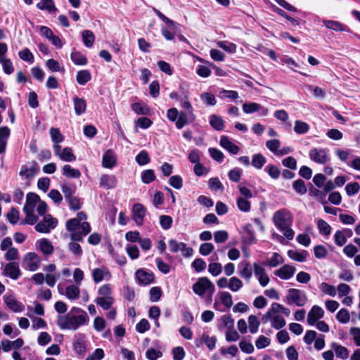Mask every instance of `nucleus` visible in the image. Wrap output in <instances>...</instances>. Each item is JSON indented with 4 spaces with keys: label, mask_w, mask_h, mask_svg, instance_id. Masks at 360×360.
Masks as SVG:
<instances>
[{
    "label": "nucleus",
    "mask_w": 360,
    "mask_h": 360,
    "mask_svg": "<svg viewBox=\"0 0 360 360\" xmlns=\"http://www.w3.org/2000/svg\"><path fill=\"white\" fill-rule=\"evenodd\" d=\"M89 319L85 311L79 307H72L68 314L58 317L57 325L63 330H76L86 325Z\"/></svg>",
    "instance_id": "nucleus-1"
},
{
    "label": "nucleus",
    "mask_w": 360,
    "mask_h": 360,
    "mask_svg": "<svg viewBox=\"0 0 360 360\" xmlns=\"http://www.w3.org/2000/svg\"><path fill=\"white\" fill-rule=\"evenodd\" d=\"M66 229L70 232V238L73 241H82L83 238L91 231L88 222H80L79 219H71L67 221Z\"/></svg>",
    "instance_id": "nucleus-2"
},
{
    "label": "nucleus",
    "mask_w": 360,
    "mask_h": 360,
    "mask_svg": "<svg viewBox=\"0 0 360 360\" xmlns=\"http://www.w3.org/2000/svg\"><path fill=\"white\" fill-rule=\"evenodd\" d=\"M193 290L200 297L207 295L211 298L215 291V287L208 278L200 277L193 284Z\"/></svg>",
    "instance_id": "nucleus-3"
},
{
    "label": "nucleus",
    "mask_w": 360,
    "mask_h": 360,
    "mask_svg": "<svg viewBox=\"0 0 360 360\" xmlns=\"http://www.w3.org/2000/svg\"><path fill=\"white\" fill-rule=\"evenodd\" d=\"M272 219L278 229H285L291 227L293 217L288 210L283 208L274 213Z\"/></svg>",
    "instance_id": "nucleus-4"
},
{
    "label": "nucleus",
    "mask_w": 360,
    "mask_h": 360,
    "mask_svg": "<svg viewBox=\"0 0 360 360\" xmlns=\"http://www.w3.org/2000/svg\"><path fill=\"white\" fill-rule=\"evenodd\" d=\"M286 302L289 304H295L298 307H302L307 302V296L306 293L301 290L290 288L288 290Z\"/></svg>",
    "instance_id": "nucleus-5"
},
{
    "label": "nucleus",
    "mask_w": 360,
    "mask_h": 360,
    "mask_svg": "<svg viewBox=\"0 0 360 360\" xmlns=\"http://www.w3.org/2000/svg\"><path fill=\"white\" fill-rule=\"evenodd\" d=\"M41 259L35 252H28L23 257L22 266L31 271H37L40 266Z\"/></svg>",
    "instance_id": "nucleus-6"
},
{
    "label": "nucleus",
    "mask_w": 360,
    "mask_h": 360,
    "mask_svg": "<svg viewBox=\"0 0 360 360\" xmlns=\"http://www.w3.org/2000/svg\"><path fill=\"white\" fill-rule=\"evenodd\" d=\"M56 219L52 217L50 214L44 217L43 221L38 222L35 226V230L39 233H47L57 226Z\"/></svg>",
    "instance_id": "nucleus-7"
},
{
    "label": "nucleus",
    "mask_w": 360,
    "mask_h": 360,
    "mask_svg": "<svg viewBox=\"0 0 360 360\" xmlns=\"http://www.w3.org/2000/svg\"><path fill=\"white\" fill-rule=\"evenodd\" d=\"M53 150L54 155L63 161L73 162L76 160V156L74 155L71 148L65 147L62 148L60 145L54 144Z\"/></svg>",
    "instance_id": "nucleus-8"
},
{
    "label": "nucleus",
    "mask_w": 360,
    "mask_h": 360,
    "mask_svg": "<svg viewBox=\"0 0 360 360\" xmlns=\"http://www.w3.org/2000/svg\"><path fill=\"white\" fill-rule=\"evenodd\" d=\"M168 243L169 250L172 252L181 251L185 257H189L193 255V250L191 248L187 247L184 243H179L177 240L172 239L169 240Z\"/></svg>",
    "instance_id": "nucleus-9"
},
{
    "label": "nucleus",
    "mask_w": 360,
    "mask_h": 360,
    "mask_svg": "<svg viewBox=\"0 0 360 360\" xmlns=\"http://www.w3.org/2000/svg\"><path fill=\"white\" fill-rule=\"evenodd\" d=\"M309 158L318 164H325L329 160L328 150L323 148H313L309 151Z\"/></svg>",
    "instance_id": "nucleus-10"
},
{
    "label": "nucleus",
    "mask_w": 360,
    "mask_h": 360,
    "mask_svg": "<svg viewBox=\"0 0 360 360\" xmlns=\"http://www.w3.org/2000/svg\"><path fill=\"white\" fill-rule=\"evenodd\" d=\"M135 276L137 283L140 285H150L154 281L153 273L147 271L142 269L137 270Z\"/></svg>",
    "instance_id": "nucleus-11"
},
{
    "label": "nucleus",
    "mask_w": 360,
    "mask_h": 360,
    "mask_svg": "<svg viewBox=\"0 0 360 360\" xmlns=\"http://www.w3.org/2000/svg\"><path fill=\"white\" fill-rule=\"evenodd\" d=\"M39 172V167L36 162H32L28 165H22L20 175L25 176L27 179H31Z\"/></svg>",
    "instance_id": "nucleus-12"
},
{
    "label": "nucleus",
    "mask_w": 360,
    "mask_h": 360,
    "mask_svg": "<svg viewBox=\"0 0 360 360\" xmlns=\"http://www.w3.org/2000/svg\"><path fill=\"white\" fill-rule=\"evenodd\" d=\"M323 316V309L318 305H314L307 314V323L309 326H314Z\"/></svg>",
    "instance_id": "nucleus-13"
},
{
    "label": "nucleus",
    "mask_w": 360,
    "mask_h": 360,
    "mask_svg": "<svg viewBox=\"0 0 360 360\" xmlns=\"http://www.w3.org/2000/svg\"><path fill=\"white\" fill-rule=\"evenodd\" d=\"M117 180L114 174H102L100 177L99 186L103 189L108 190L115 188L117 186Z\"/></svg>",
    "instance_id": "nucleus-14"
},
{
    "label": "nucleus",
    "mask_w": 360,
    "mask_h": 360,
    "mask_svg": "<svg viewBox=\"0 0 360 360\" xmlns=\"http://www.w3.org/2000/svg\"><path fill=\"white\" fill-rule=\"evenodd\" d=\"M146 215V209L139 203H136L132 208V218L136 222V225L141 226L143 224V219Z\"/></svg>",
    "instance_id": "nucleus-15"
},
{
    "label": "nucleus",
    "mask_w": 360,
    "mask_h": 360,
    "mask_svg": "<svg viewBox=\"0 0 360 360\" xmlns=\"http://www.w3.org/2000/svg\"><path fill=\"white\" fill-rule=\"evenodd\" d=\"M295 273V268L292 266L285 264L278 269L274 271V274L275 276L279 277L283 280H288Z\"/></svg>",
    "instance_id": "nucleus-16"
},
{
    "label": "nucleus",
    "mask_w": 360,
    "mask_h": 360,
    "mask_svg": "<svg viewBox=\"0 0 360 360\" xmlns=\"http://www.w3.org/2000/svg\"><path fill=\"white\" fill-rule=\"evenodd\" d=\"M4 273L11 278L17 280L21 274L19 264L15 262L8 263L4 267Z\"/></svg>",
    "instance_id": "nucleus-17"
},
{
    "label": "nucleus",
    "mask_w": 360,
    "mask_h": 360,
    "mask_svg": "<svg viewBox=\"0 0 360 360\" xmlns=\"http://www.w3.org/2000/svg\"><path fill=\"white\" fill-rule=\"evenodd\" d=\"M6 306L14 312H20L24 309V306L20 303L13 295L4 296Z\"/></svg>",
    "instance_id": "nucleus-18"
},
{
    "label": "nucleus",
    "mask_w": 360,
    "mask_h": 360,
    "mask_svg": "<svg viewBox=\"0 0 360 360\" xmlns=\"http://www.w3.org/2000/svg\"><path fill=\"white\" fill-rule=\"evenodd\" d=\"M92 277L95 283H100L104 279L108 280L110 278V274L107 268L103 266L93 269Z\"/></svg>",
    "instance_id": "nucleus-19"
},
{
    "label": "nucleus",
    "mask_w": 360,
    "mask_h": 360,
    "mask_svg": "<svg viewBox=\"0 0 360 360\" xmlns=\"http://www.w3.org/2000/svg\"><path fill=\"white\" fill-rule=\"evenodd\" d=\"M38 202H39V195L33 193H29L26 197V202L24 205L23 211H34Z\"/></svg>",
    "instance_id": "nucleus-20"
},
{
    "label": "nucleus",
    "mask_w": 360,
    "mask_h": 360,
    "mask_svg": "<svg viewBox=\"0 0 360 360\" xmlns=\"http://www.w3.org/2000/svg\"><path fill=\"white\" fill-rule=\"evenodd\" d=\"M116 155L111 150H107L103 155L102 165L105 168L111 169L116 165Z\"/></svg>",
    "instance_id": "nucleus-21"
},
{
    "label": "nucleus",
    "mask_w": 360,
    "mask_h": 360,
    "mask_svg": "<svg viewBox=\"0 0 360 360\" xmlns=\"http://www.w3.org/2000/svg\"><path fill=\"white\" fill-rule=\"evenodd\" d=\"M220 146L228 150L231 154H237L239 152V147L231 141L226 136H222L220 139Z\"/></svg>",
    "instance_id": "nucleus-22"
},
{
    "label": "nucleus",
    "mask_w": 360,
    "mask_h": 360,
    "mask_svg": "<svg viewBox=\"0 0 360 360\" xmlns=\"http://www.w3.org/2000/svg\"><path fill=\"white\" fill-rule=\"evenodd\" d=\"M281 312L285 314L286 316H288L290 314V311L289 309L284 307L283 305L278 303H273L271 304V309L266 312L262 319H271V313H278Z\"/></svg>",
    "instance_id": "nucleus-23"
},
{
    "label": "nucleus",
    "mask_w": 360,
    "mask_h": 360,
    "mask_svg": "<svg viewBox=\"0 0 360 360\" xmlns=\"http://www.w3.org/2000/svg\"><path fill=\"white\" fill-rule=\"evenodd\" d=\"M37 245L45 255H50L53 252V246L52 245L51 243L46 238H42L37 240Z\"/></svg>",
    "instance_id": "nucleus-24"
},
{
    "label": "nucleus",
    "mask_w": 360,
    "mask_h": 360,
    "mask_svg": "<svg viewBox=\"0 0 360 360\" xmlns=\"http://www.w3.org/2000/svg\"><path fill=\"white\" fill-rule=\"evenodd\" d=\"M10 134L11 131L8 127H0V154L5 152L7 140L10 136Z\"/></svg>",
    "instance_id": "nucleus-25"
},
{
    "label": "nucleus",
    "mask_w": 360,
    "mask_h": 360,
    "mask_svg": "<svg viewBox=\"0 0 360 360\" xmlns=\"http://www.w3.org/2000/svg\"><path fill=\"white\" fill-rule=\"evenodd\" d=\"M240 276L249 282L252 275V266L248 262H243L240 264Z\"/></svg>",
    "instance_id": "nucleus-26"
},
{
    "label": "nucleus",
    "mask_w": 360,
    "mask_h": 360,
    "mask_svg": "<svg viewBox=\"0 0 360 360\" xmlns=\"http://www.w3.org/2000/svg\"><path fill=\"white\" fill-rule=\"evenodd\" d=\"M79 285L77 284H72L66 287L65 295L70 300H75L79 296Z\"/></svg>",
    "instance_id": "nucleus-27"
},
{
    "label": "nucleus",
    "mask_w": 360,
    "mask_h": 360,
    "mask_svg": "<svg viewBox=\"0 0 360 360\" xmlns=\"http://www.w3.org/2000/svg\"><path fill=\"white\" fill-rule=\"evenodd\" d=\"M73 104L75 112L77 115L84 114L86 109V103L84 98L75 96L73 98Z\"/></svg>",
    "instance_id": "nucleus-28"
},
{
    "label": "nucleus",
    "mask_w": 360,
    "mask_h": 360,
    "mask_svg": "<svg viewBox=\"0 0 360 360\" xmlns=\"http://www.w3.org/2000/svg\"><path fill=\"white\" fill-rule=\"evenodd\" d=\"M184 98L181 100V106L187 110L189 114V118L191 122H193L195 119V116L193 114V107L191 103L188 101V96L187 92H184Z\"/></svg>",
    "instance_id": "nucleus-29"
},
{
    "label": "nucleus",
    "mask_w": 360,
    "mask_h": 360,
    "mask_svg": "<svg viewBox=\"0 0 360 360\" xmlns=\"http://www.w3.org/2000/svg\"><path fill=\"white\" fill-rule=\"evenodd\" d=\"M288 255L292 260L302 262L306 261L308 256V252L306 250L298 252L296 250H290L288 251Z\"/></svg>",
    "instance_id": "nucleus-30"
},
{
    "label": "nucleus",
    "mask_w": 360,
    "mask_h": 360,
    "mask_svg": "<svg viewBox=\"0 0 360 360\" xmlns=\"http://www.w3.org/2000/svg\"><path fill=\"white\" fill-rule=\"evenodd\" d=\"M36 6L37 8L42 11H47L50 13L57 11L53 0H40Z\"/></svg>",
    "instance_id": "nucleus-31"
},
{
    "label": "nucleus",
    "mask_w": 360,
    "mask_h": 360,
    "mask_svg": "<svg viewBox=\"0 0 360 360\" xmlns=\"http://www.w3.org/2000/svg\"><path fill=\"white\" fill-rule=\"evenodd\" d=\"M332 349L334 350L338 358L347 359L349 357V353L345 347L338 345L336 343H333L332 345Z\"/></svg>",
    "instance_id": "nucleus-32"
},
{
    "label": "nucleus",
    "mask_w": 360,
    "mask_h": 360,
    "mask_svg": "<svg viewBox=\"0 0 360 360\" xmlns=\"http://www.w3.org/2000/svg\"><path fill=\"white\" fill-rule=\"evenodd\" d=\"M274 314V313H271V319H264V320H271L272 321V327L276 329H280L283 328L286 324L285 319L283 316Z\"/></svg>",
    "instance_id": "nucleus-33"
},
{
    "label": "nucleus",
    "mask_w": 360,
    "mask_h": 360,
    "mask_svg": "<svg viewBox=\"0 0 360 360\" xmlns=\"http://www.w3.org/2000/svg\"><path fill=\"white\" fill-rule=\"evenodd\" d=\"M266 162V158L261 153L253 155L251 165L257 169H260Z\"/></svg>",
    "instance_id": "nucleus-34"
},
{
    "label": "nucleus",
    "mask_w": 360,
    "mask_h": 360,
    "mask_svg": "<svg viewBox=\"0 0 360 360\" xmlns=\"http://www.w3.org/2000/svg\"><path fill=\"white\" fill-rule=\"evenodd\" d=\"M210 124L217 131H221L224 128V123L222 118L215 115H212L210 117Z\"/></svg>",
    "instance_id": "nucleus-35"
},
{
    "label": "nucleus",
    "mask_w": 360,
    "mask_h": 360,
    "mask_svg": "<svg viewBox=\"0 0 360 360\" xmlns=\"http://www.w3.org/2000/svg\"><path fill=\"white\" fill-rule=\"evenodd\" d=\"M217 45L229 53H235L237 50L236 44L228 41H217Z\"/></svg>",
    "instance_id": "nucleus-36"
},
{
    "label": "nucleus",
    "mask_w": 360,
    "mask_h": 360,
    "mask_svg": "<svg viewBox=\"0 0 360 360\" xmlns=\"http://www.w3.org/2000/svg\"><path fill=\"white\" fill-rule=\"evenodd\" d=\"M63 174L68 178H79L81 176V172L69 165H65L63 167Z\"/></svg>",
    "instance_id": "nucleus-37"
},
{
    "label": "nucleus",
    "mask_w": 360,
    "mask_h": 360,
    "mask_svg": "<svg viewBox=\"0 0 360 360\" xmlns=\"http://www.w3.org/2000/svg\"><path fill=\"white\" fill-rule=\"evenodd\" d=\"M91 78V73L87 70H80L77 72L76 76L77 82L80 85H84L87 83Z\"/></svg>",
    "instance_id": "nucleus-38"
},
{
    "label": "nucleus",
    "mask_w": 360,
    "mask_h": 360,
    "mask_svg": "<svg viewBox=\"0 0 360 360\" xmlns=\"http://www.w3.org/2000/svg\"><path fill=\"white\" fill-rule=\"evenodd\" d=\"M70 57L72 61L77 65H84L87 63L86 58L79 51H73Z\"/></svg>",
    "instance_id": "nucleus-39"
},
{
    "label": "nucleus",
    "mask_w": 360,
    "mask_h": 360,
    "mask_svg": "<svg viewBox=\"0 0 360 360\" xmlns=\"http://www.w3.org/2000/svg\"><path fill=\"white\" fill-rule=\"evenodd\" d=\"M98 297L99 298H105L108 299V297H113L112 290L110 284H104L101 285L98 290Z\"/></svg>",
    "instance_id": "nucleus-40"
},
{
    "label": "nucleus",
    "mask_w": 360,
    "mask_h": 360,
    "mask_svg": "<svg viewBox=\"0 0 360 360\" xmlns=\"http://www.w3.org/2000/svg\"><path fill=\"white\" fill-rule=\"evenodd\" d=\"M82 41L86 47H91L95 40L94 33L90 30H84L82 33Z\"/></svg>",
    "instance_id": "nucleus-41"
},
{
    "label": "nucleus",
    "mask_w": 360,
    "mask_h": 360,
    "mask_svg": "<svg viewBox=\"0 0 360 360\" xmlns=\"http://www.w3.org/2000/svg\"><path fill=\"white\" fill-rule=\"evenodd\" d=\"M94 302L99 305L103 310H108L111 308L114 303L113 297H108V299L96 297Z\"/></svg>",
    "instance_id": "nucleus-42"
},
{
    "label": "nucleus",
    "mask_w": 360,
    "mask_h": 360,
    "mask_svg": "<svg viewBox=\"0 0 360 360\" xmlns=\"http://www.w3.org/2000/svg\"><path fill=\"white\" fill-rule=\"evenodd\" d=\"M284 260L282 256L278 253L274 252L273 255L266 260V264L271 267H276L282 264Z\"/></svg>",
    "instance_id": "nucleus-43"
},
{
    "label": "nucleus",
    "mask_w": 360,
    "mask_h": 360,
    "mask_svg": "<svg viewBox=\"0 0 360 360\" xmlns=\"http://www.w3.org/2000/svg\"><path fill=\"white\" fill-rule=\"evenodd\" d=\"M219 300L226 307L229 309L233 305V300L232 295L229 292H221L219 293Z\"/></svg>",
    "instance_id": "nucleus-44"
},
{
    "label": "nucleus",
    "mask_w": 360,
    "mask_h": 360,
    "mask_svg": "<svg viewBox=\"0 0 360 360\" xmlns=\"http://www.w3.org/2000/svg\"><path fill=\"white\" fill-rule=\"evenodd\" d=\"M309 129V126L307 123L300 120H296L295 122L294 131L296 134H303L307 133Z\"/></svg>",
    "instance_id": "nucleus-45"
},
{
    "label": "nucleus",
    "mask_w": 360,
    "mask_h": 360,
    "mask_svg": "<svg viewBox=\"0 0 360 360\" xmlns=\"http://www.w3.org/2000/svg\"><path fill=\"white\" fill-rule=\"evenodd\" d=\"M324 25L328 28L335 31H345V26L340 22L335 20H323Z\"/></svg>",
    "instance_id": "nucleus-46"
},
{
    "label": "nucleus",
    "mask_w": 360,
    "mask_h": 360,
    "mask_svg": "<svg viewBox=\"0 0 360 360\" xmlns=\"http://www.w3.org/2000/svg\"><path fill=\"white\" fill-rule=\"evenodd\" d=\"M243 282L238 277L233 276L229 278V288L232 292H237L243 288Z\"/></svg>",
    "instance_id": "nucleus-47"
},
{
    "label": "nucleus",
    "mask_w": 360,
    "mask_h": 360,
    "mask_svg": "<svg viewBox=\"0 0 360 360\" xmlns=\"http://www.w3.org/2000/svg\"><path fill=\"white\" fill-rule=\"evenodd\" d=\"M320 290L325 294L332 297L336 295V288L335 286L331 285L326 282H323L319 285Z\"/></svg>",
    "instance_id": "nucleus-48"
},
{
    "label": "nucleus",
    "mask_w": 360,
    "mask_h": 360,
    "mask_svg": "<svg viewBox=\"0 0 360 360\" xmlns=\"http://www.w3.org/2000/svg\"><path fill=\"white\" fill-rule=\"evenodd\" d=\"M77 241L72 240L68 244L69 250L77 257H80L83 253L81 245L76 243Z\"/></svg>",
    "instance_id": "nucleus-49"
},
{
    "label": "nucleus",
    "mask_w": 360,
    "mask_h": 360,
    "mask_svg": "<svg viewBox=\"0 0 360 360\" xmlns=\"http://www.w3.org/2000/svg\"><path fill=\"white\" fill-rule=\"evenodd\" d=\"M190 121L189 114L181 112L177 117L176 126L178 129L183 128Z\"/></svg>",
    "instance_id": "nucleus-50"
},
{
    "label": "nucleus",
    "mask_w": 360,
    "mask_h": 360,
    "mask_svg": "<svg viewBox=\"0 0 360 360\" xmlns=\"http://www.w3.org/2000/svg\"><path fill=\"white\" fill-rule=\"evenodd\" d=\"M338 321L343 324L347 323L350 320V315L347 309H341L336 314Z\"/></svg>",
    "instance_id": "nucleus-51"
},
{
    "label": "nucleus",
    "mask_w": 360,
    "mask_h": 360,
    "mask_svg": "<svg viewBox=\"0 0 360 360\" xmlns=\"http://www.w3.org/2000/svg\"><path fill=\"white\" fill-rule=\"evenodd\" d=\"M317 226L321 234L330 235L331 227L326 221L319 219L317 222Z\"/></svg>",
    "instance_id": "nucleus-52"
},
{
    "label": "nucleus",
    "mask_w": 360,
    "mask_h": 360,
    "mask_svg": "<svg viewBox=\"0 0 360 360\" xmlns=\"http://www.w3.org/2000/svg\"><path fill=\"white\" fill-rule=\"evenodd\" d=\"M50 135L54 144H58L59 143H61L64 139V137L60 132L59 129L56 128L52 127L50 129Z\"/></svg>",
    "instance_id": "nucleus-53"
},
{
    "label": "nucleus",
    "mask_w": 360,
    "mask_h": 360,
    "mask_svg": "<svg viewBox=\"0 0 360 360\" xmlns=\"http://www.w3.org/2000/svg\"><path fill=\"white\" fill-rule=\"evenodd\" d=\"M208 185L210 188L214 191H222L224 190V186L217 177L211 178L208 181Z\"/></svg>",
    "instance_id": "nucleus-54"
},
{
    "label": "nucleus",
    "mask_w": 360,
    "mask_h": 360,
    "mask_svg": "<svg viewBox=\"0 0 360 360\" xmlns=\"http://www.w3.org/2000/svg\"><path fill=\"white\" fill-rule=\"evenodd\" d=\"M237 206L242 212H247L250 210V202L248 201V199L244 198L243 197L238 198Z\"/></svg>",
    "instance_id": "nucleus-55"
},
{
    "label": "nucleus",
    "mask_w": 360,
    "mask_h": 360,
    "mask_svg": "<svg viewBox=\"0 0 360 360\" xmlns=\"http://www.w3.org/2000/svg\"><path fill=\"white\" fill-rule=\"evenodd\" d=\"M18 56L20 59L24 61L32 63L34 62V56L29 49L25 48L18 52Z\"/></svg>",
    "instance_id": "nucleus-56"
},
{
    "label": "nucleus",
    "mask_w": 360,
    "mask_h": 360,
    "mask_svg": "<svg viewBox=\"0 0 360 360\" xmlns=\"http://www.w3.org/2000/svg\"><path fill=\"white\" fill-rule=\"evenodd\" d=\"M248 323L250 328V332L252 334L255 333L259 326V321L257 317L255 315H251L248 318Z\"/></svg>",
    "instance_id": "nucleus-57"
},
{
    "label": "nucleus",
    "mask_w": 360,
    "mask_h": 360,
    "mask_svg": "<svg viewBox=\"0 0 360 360\" xmlns=\"http://www.w3.org/2000/svg\"><path fill=\"white\" fill-rule=\"evenodd\" d=\"M208 271L212 276H217L222 271V266L218 262H210L208 266Z\"/></svg>",
    "instance_id": "nucleus-58"
},
{
    "label": "nucleus",
    "mask_w": 360,
    "mask_h": 360,
    "mask_svg": "<svg viewBox=\"0 0 360 360\" xmlns=\"http://www.w3.org/2000/svg\"><path fill=\"white\" fill-rule=\"evenodd\" d=\"M133 111L139 115H148L149 108L146 105H143L140 103H134L131 106Z\"/></svg>",
    "instance_id": "nucleus-59"
},
{
    "label": "nucleus",
    "mask_w": 360,
    "mask_h": 360,
    "mask_svg": "<svg viewBox=\"0 0 360 360\" xmlns=\"http://www.w3.org/2000/svg\"><path fill=\"white\" fill-rule=\"evenodd\" d=\"M25 214V218L23 221L21 222L22 224H27L30 225H33L38 221V217L34 214V211H23Z\"/></svg>",
    "instance_id": "nucleus-60"
},
{
    "label": "nucleus",
    "mask_w": 360,
    "mask_h": 360,
    "mask_svg": "<svg viewBox=\"0 0 360 360\" xmlns=\"http://www.w3.org/2000/svg\"><path fill=\"white\" fill-rule=\"evenodd\" d=\"M73 347L75 351L79 354H84L86 352V345L83 338L75 340Z\"/></svg>",
    "instance_id": "nucleus-61"
},
{
    "label": "nucleus",
    "mask_w": 360,
    "mask_h": 360,
    "mask_svg": "<svg viewBox=\"0 0 360 360\" xmlns=\"http://www.w3.org/2000/svg\"><path fill=\"white\" fill-rule=\"evenodd\" d=\"M260 109L261 105L257 103H248L243 105V110L247 114L259 111Z\"/></svg>",
    "instance_id": "nucleus-62"
},
{
    "label": "nucleus",
    "mask_w": 360,
    "mask_h": 360,
    "mask_svg": "<svg viewBox=\"0 0 360 360\" xmlns=\"http://www.w3.org/2000/svg\"><path fill=\"white\" fill-rule=\"evenodd\" d=\"M229 238V233L227 231L221 230L217 231L214 233V239L217 243H222L226 241Z\"/></svg>",
    "instance_id": "nucleus-63"
},
{
    "label": "nucleus",
    "mask_w": 360,
    "mask_h": 360,
    "mask_svg": "<svg viewBox=\"0 0 360 360\" xmlns=\"http://www.w3.org/2000/svg\"><path fill=\"white\" fill-rule=\"evenodd\" d=\"M155 179V175L153 169H147L142 172L141 180L144 184H150Z\"/></svg>",
    "instance_id": "nucleus-64"
}]
</instances>
